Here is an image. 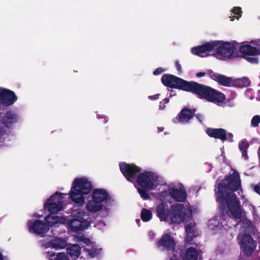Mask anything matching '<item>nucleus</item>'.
Wrapping results in <instances>:
<instances>
[{
    "label": "nucleus",
    "mask_w": 260,
    "mask_h": 260,
    "mask_svg": "<svg viewBox=\"0 0 260 260\" xmlns=\"http://www.w3.org/2000/svg\"><path fill=\"white\" fill-rule=\"evenodd\" d=\"M242 157L244 158L245 160L248 159V155L247 154V150L246 151H244V152L242 153Z\"/></svg>",
    "instance_id": "nucleus-45"
},
{
    "label": "nucleus",
    "mask_w": 260,
    "mask_h": 260,
    "mask_svg": "<svg viewBox=\"0 0 260 260\" xmlns=\"http://www.w3.org/2000/svg\"><path fill=\"white\" fill-rule=\"evenodd\" d=\"M0 260H3V256L1 253H0Z\"/></svg>",
    "instance_id": "nucleus-50"
},
{
    "label": "nucleus",
    "mask_w": 260,
    "mask_h": 260,
    "mask_svg": "<svg viewBox=\"0 0 260 260\" xmlns=\"http://www.w3.org/2000/svg\"><path fill=\"white\" fill-rule=\"evenodd\" d=\"M244 228H251V227L250 226V224H248L247 226H245Z\"/></svg>",
    "instance_id": "nucleus-52"
},
{
    "label": "nucleus",
    "mask_w": 260,
    "mask_h": 260,
    "mask_svg": "<svg viewBox=\"0 0 260 260\" xmlns=\"http://www.w3.org/2000/svg\"><path fill=\"white\" fill-rule=\"evenodd\" d=\"M186 240L187 242H189L193 237L198 235V232L196 229H186Z\"/></svg>",
    "instance_id": "nucleus-28"
},
{
    "label": "nucleus",
    "mask_w": 260,
    "mask_h": 260,
    "mask_svg": "<svg viewBox=\"0 0 260 260\" xmlns=\"http://www.w3.org/2000/svg\"><path fill=\"white\" fill-rule=\"evenodd\" d=\"M74 232H76L74 235L75 238L80 242L85 244V250L91 257H94L100 255L102 251V248L98 245L95 243L90 240L88 238L85 237L82 234L83 229H73Z\"/></svg>",
    "instance_id": "nucleus-7"
},
{
    "label": "nucleus",
    "mask_w": 260,
    "mask_h": 260,
    "mask_svg": "<svg viewBox=\"0 0 260 260\" xmlns=\"http://www.w3.org/2000/svg\"><path fill=\"white\" fill-rule=\"evenodd\" d=\"M175 246L173 237L169 234H166L162 237L158 243V246L161 247L167 250H173Z\"/></svg>",
    "instance_id": "nucleus-15"
},
{
    "label": "nucleus",
    "mask_w": 260,
    "mask_h": 260,
    "mask_svg": "<svg viewBox=\"0 0 260 260\" xmlns=\"http://www.w3.org/2000/svg\"><path fill=\"white\" fill-rule=\"evenodd\" d=\"M215 49V53L213 55L219 59L225 60L233 56L235 47L230 42L223 43L222 41H214L193 47L191 51L194 55L203 57V53H209Z\"/></svg>",
    "instance_id": "nucleus-3"
},
{
    "label": "nucleus",
    "mask_w": 260,
    "mask_h": 260,
    "mask_svg": "<svg viewBox=\"0 0 260 260\" xmlns=\"http://www.w3.org/2000/svg\"><path fill=\"white\" fill-rule=\"evenodd\" d=\"M80 247L77 244L71 245L67 249V253L73 258H77L80 253Z\"/></svg>",
    "instance_id": "nucleus-22"
},
{
    "label": "nucleus",
    "mask_w": 260,
    "mask_h": 260,
    "mask_svg": "<svg viewBox=\"0 0 260 260\" xmlns=\"http://www.w3.org/2000/svg\"><path fill=\"white\" fill-rule=\"evenodd\" d=\"M48 256L50 260H69L67 255L63 253H51Z\"/></svg>",
    "instance_id": "nucleus-26"
},
{
    "label": "nucleus",
    "mask_w": 260,
    "mask_h": 260,
    "mask_svg": "<svg viewBox=\"0 0 260 260\" xmlns=\"http://www.w3.org/2000/svg\"><path fill=\"white\" fill-rule=\"evenodd\" d=\"M250 43L257 46V47H260V39L255 40H252L250 42Z\"/></svg>",
    "instance_id": "nucleus-37"
},
{
    "label": "nucleus",
    "mask_w": 260,
    "mask_h": 260,
    "mask_svg": "<svg viewBox=\"0 0 260 260\" xmlns=\"http://www.w3.org/2000/svg\"><path fill=\"white\" fill-rule=\"evenodd\" d=\"M253 56L254 57L243 56V57L251 63L257 64L259 62V58L257 57Z\"/></svg>",
    "instance_id": "nucleus-31"
},
{
    "label": "nucleus",
    "mask_w": 260,
    "mask_h": 260,
    "mask_svg": "<svg viewBox=\"0 0 260 260\" xmlns=\"http://www.w3.org/2000/svg\"><path fill=\"white\" fill-rule=\"evenodd\" d=\"M109 196L108 192L104 189H94L92 194V200L88 201L86 208L91 212H97L102 210V203L106 201Z\"/></svg>",
    "instance_id": "nucleus-6"
},
{
    "label": "nucleus",
    "mask_w": 260,
    "mask_h": 260,
    "mask_svg": "<svg viewBox=\"0 0 260 260\" xmlns=\"http://www.w3.org/2000/svg\"><path fill=\"white\" fill-rule=\"evenodd\" d=\"M161 81L166 87L191 92L199 98L204 99L209 102L221 103L225 97L224 94L210 86L193 81H188L171 74H164Z\"/></svg>",
    "instance_id": "nucleus-2"
},
{
    "label": "nucleus",
    "mask_w": 260,
    "mask_h": 260,
    "mask_svg": "<svg viewBox=\"0 0 260 260\" xmlns=\"http://www.w3.org/2000/svg\"><path fill=\"white\" fill-rule=\"evenodd\" d=\"M250 84V80L247 77H243L233 80V86L243 88L247 87Z\"/></svg>",
    "instance_id": "nucleus-21"
},
{
    "label": "nucleus",
    "mask_w": 260,
    "mask_h": 260,
    "mask_svg": "<svg viewBox=\"0 0 260 260\" xmlns=\"http://www.w3.org/2000/svg\"><path fill=\"white\" fill-rule=\"evenodd\" d=\"M152 173L146 171L138 175L136 181L142 187L145 189H151L154 186Z\"/></svg>",
    "instance_id": "nucleus-12"
},
{
    "label": "nucleus",
    "mask_w": 260,
    "mask_h": 260,
    "mask_svg": "<svg viewBox=\"0 0 260 260\" xmlns=\"http://www.w3.org/2000/svg\"><path fill=\"white\" fill-rule=\"evenodd\" d=\"M93 188L92 183L88 179L76 178L72 183V186L68 194L69 198L76 207H81L85 203L84 195L89 193Z\"/></svg>",
    "instance_id": "nucleus-4"
},
{
    "label": "nucleus",
    "mask_w": 260,
    "mask_h": 260,
    "mask_svg": "<svg viewBox=\"0 0 260 260\" xmlns=\"http://www.w3.org/2000/svg\"><path fill=\"white\" fill-rule=\"evenodd\" d=\"M254 190L257 194L260 195V185L256 184L254 186Z\"/></svg>",
    "instance_id": "nucleus-39"
},
{
    "label": "nucleus",
    "mask_w": 260,
    "mask_h": 260,
    "mask_svg": "<svg viewBox=\"0 0 260 260\" xmlns=\"http://www.w3.org/2000/svg\"><path fill=\"white\" fill-rule=\"evenodd\" d=\"M65 218L55 214H49L45 217V221L32 219L29 220L27 226L29 228H49L58 223H65Z\"/></svg>",
    "instance_id": "nucleus-8"
},
{
    "label": "nucleus",
    "mask_w": 260,
    "mask_h": 260,
    "mask_svg": "<svg viewBox=\"0 0 260 260\" xmlns=\"http://www.w3.org/2000/svg\"><path fill=\"white\" fill-rule=\"evenodd\" d=\"M165 70L162 68H158L156 69L153 72V74L155 76H158L165 72Z\"/></svg>",
    "instance_id": "nucleus-36"
},
{
    "label": "nucleus",
    "mask_w": 260,
    "mask_h": 260,
    "mask_svg": "<svg viewBox=\"0 0 260 260\" xmlns=\"http://www.w3.org/2000/svg\"><path fill=\"white\" fill-rule=\"evenodd\" d=\"M67 193L56 192L51 196L44 204L45 210H47L51 214H56L62 209L63 199Z\"/></svg>",
    "instance_id": "nucleus-9"
},
{
    "label": "nucleus",
    "mask_w": 260,
    "mask_h": 260,
    "mask_svg": "<svg viewBox=\"0 0 260 260\" xmlns=\"http://www.w3.org/2000/svg\"><path fill=\"white\" fill-rule=\"evenodd\" d=\"M206 75L205 72H198L196 74V77L198 78H201L204 77Z\"/></svg>",
    "instance_id": "nucleus-44"
},
{
    "label": "nucleus",
    "mask_w": 260,
    "mask_h": 260,
    "mask_svg": "<svg viewBox=\"0 0 260 260\" xmlns=\"http://www.w3.org/2000/svg\"><path fill=\"white\" fill-rule=\"evenodd\" d=\"M146 189L144 188H138V192L139 193L141 198H142L144 200H148L149 198V195L147 193Z\"/></svg>",
    "instance_id": "nucleus-30"
},
{
    "label": "nucleus",
    "mask_w": 260,
    "mask_h": 260,
    "mask_svg": "<svg viewBox=\"0 0 260 260\" xmlns=\"http://www.w3.org/2000/svg\"><path fill=\"white\" fill-rule=\"evenodd\" d=\"M119 168L124 177L132 183L136 181L137 174L142 171V169L135 164H128L125 162H121Z\"/></svg>",
    "instance_id": "nucleus-11"
},
{
    "label": "nucleus",
    "mask_w": 260,
    "mask_h": 260,
    "mask_svg": "<svg viewBox=\"0 0 260 260\" xmlns=\"http://www.w3.org/2000/svg\"><path fill=\"white\" fill-rule=\"evenodd\" d=\"M169 102V99L165 98L162 101L159 103V109L160 110H163L165 109L166 106L165 105L166 104H167Z\"/></svg>",
    "instance_id": "nucleus-33"
},
{
    "label": "nucleus",
    "mask_w": 260,
    "mask_h": 260,
    "mask_svg": "<svg viewBox=\"0 0 260 260\" xmlns=\"http://www.w3.org/2000/svg\"><path fill=\"white\" fill-rule=\"evenodd\" d=\"M249 146V145L246 140H242L240 141L238 144L239 149L241 153H243L244 151L247 150Z\"/></svg>",
    "instance_id": "nucleus-29"
},
{
    "label": "nucleus",
    "mask_w": 260,
    "mask_h": 260,
    "mask_svg": "<svg viewBox=\"0 0 260 260\" xmlns=\"http://www.w3.org/2000/svg\"><path fill=\"white\" fill-rule=\"evenodd\" d=\"M260 122V116L256 115L253 117L251 121V125L253 127H257Z\"/></svg>",
    "instance_id": "nucleus-32"
},
{
    "label": "nucleus",
    "mask_w": 260,
    "mask_h": 260,
    "mask_svg": "<svg viewBox=\"0 0 260 260\" xmlns=\"http://www.w3.org/2000/svg\"><path fill=\"white\" fill-rule=\"evenodd\" d=\"M170 219L174 223H184V228L196 226V223L192 218L191 209L185 208L183 204L175 203L171 205Z\"/></svg>",
    "instance_id": "nucleus-5"
},
{
    "label": "nucleus",
    "mask_w": 260,
    "mask_h": 260,
    "mask_svg": "<svg viewBox=\"0 0 260 260\" xmlns=\"http://www.w3.org/2000/svg\"><path fill=\"white\" fill-rule=\"evenodd\" d=\"M241 187V179L239 173L235 171L233 174L226 175L221 182H219L215 189L216 201L219 203V211L223 213L225 204L234 217L241 219L242 212L240 202L235 193Z\"/></svg>",
    "instance_id": "nucleus-1"
},
{
    "label": "nucleus",
    "mask_w": 260,
    "mask_h": 260,
    "mask_svg": "<svg viewBox=\"0 0 260 260\" xmlns=\"http://www.w3.org/2000/svg\"><path fill=\"white\" fill-rule=\"evenodd\" d=\"M136 221L138 223H139L140 222V219H137Z\"/></svg>",
    "instance_id": "nucleus-51"
},
{
    "label": "nucleus",
    "mask_w": 260,
    "mask_h": 260,
    "mask_svg": "<svg viewBox=\"0 0 260 260\" xmlns=\"http://www.w3.org/2000/svg\"><path fill=\"white\" fill-rule=\"evenodd\" d=\"M67 245L66 241L60 238H55L51 241L50 245L55 249L64 248Z\"/></svg>",
    "instance_id": "nucleus-24"
},
{
    "label": "nucleus",
    "mask_w": 260,
    "mask_h": 260,
    "mask_svg": "<svg viewBox=\"0 0 260 260\" xmlns=\"http://www.w3.org/2000/svg\"><path fill=\"white\" fill-rule=\"evenodd\" d=\"M233 135L232 133H229L228 134H226V140H228L230 142H233Z\"/></svg>",
    "instance_id": "nucleus-40"
},
{
    "label": "nucleus",
    "mask_w": 260,
    "mask_h": 260,
    "mask_svg": "<svg viewBox=\"0 0 260 260\" xmlns=\"http://www.w3.org/2000/svg\"><path fill=\"white\" fill-rule=\"evenodd\" d=\"M206 132L211 138L219 139L223 142L226 140V131L223 128H208Z\"/></svg>",
    "instance_id": "nucleus-14"
},
{
    "label": "nucleus",
    "mask_w": 260,
    "mask_h": 260,
    "mask_svg": "<svg viewBox=\"0 0 260 260\" xmlns=\"http://www.w3.org/2000/svg\"><path fill=\"white\" fill-rule=\"evenodd\" d=\"M151 212L147 209H143L141 213V217L143 221H148L152 218Z\"/></svg>",
    "instance_id": "nucleus-27"
},
{
    "label": "nucleus",
    "mask_w": 260,
    "mask_h": 260,
    "mask_svg": "<svg viewBox=\"0 0 260 260\" xmlns=\"http://www.w3.org/2000/svg\"><path fill=\"white\" fill-rule=\"evenodd\" d=\"M159 94H155L153 95H150L148 96V98L151 100H155L159 98Z\"/></svg>",
    "instance_id": "nucleus-41"
},
{
    "label": "nucleus",
    "mask_w": 260,
    "mask_h": 260,
    "mask_svg": "<svg viewBox=\"0 0 260 260\" xmlns=\"http://www.w3.org/2000/svg\"><path fill=\"white\" fill-rule=\"evenodd\" d=\"M32 217H37L38 218H41V217H43V215L42 214H39L37 213H35L33 214L32 215Z\"/></svg>",
    "instance_id": "nucleus-47"
},
{
    "label": "nucleus",
    "mask_w": 260,
    "mask_h": 260,
    "mask_svg": "<svg viewBox=\"0 0 260 260\" xmlns=\"http://www.w3.org/2000/svg\"><path fill=\"white\" fill-rule=\"evenodd\" d=\"M17 120V114L11 111H7L2 118L3 123L7 127H10Z\"/></svg>",
    "instance_id": "nucleus-19"
},
{
    "label": "nucleus",
    "mask_w": 260,
    "mask_h": 260,
    "mask_svg": "<svg viewBox=\"0 0 260 260\" xmlns=\"http://www.w3.org/2000/svg\"><path fill=\"white\" fill-rule=\"evenodd\" d=\"M197 117V118L199 120L200 122L202 121V119L203 118V116L201 114H197V115L195 114V115Z\"/></svg>",
    "instance_id": "nucleus-43"
},
{
    "label": "nucleus",
    "mask_w": 260,
    "mask_h": 260,
    "mask_svg": "<svg viewBox=\"0 0 260 260\" xmlns=\"http://www.w3.org/2000/svg\"><path fill=\"white\" fill-rule=\"evenodd\" d=\"M156 215L160 221H166L169 214L168 206L164 203H160L156 207Z\"/></svg>",
    "instance_id": "nucleus-17"
},
{
    "label": "nucleus",
    "mask_w": 260,
    "mask_h": 260,
    "mask_svg": "<svg viewBox=\"0 0 260 260\" xmlns=\"http://www.w3.org/2000/svg\"><path fill=\"white\" fill-rule=\"evenodd\" d=\"M232 12L235 15H237V16H241L242 13L241 9L240 7H234L232 10ZM234 17H236L238 19L239 18L238 16H234Z\"/></svg>",
    "instance_id": "nucleus-35"
},
{
    "label": "nucleus",
    "mask_w": 260,
    "mask_h": 260,
    "mask_svg": "<svg viewBox=\"0 0 260 260\" xmlns=\"http://www.w3.org/2000/svg\"><path fill=\"white\" fill-rule=\"evenodd\" d=\"M68 228H88V225H86L85 226H83L81 223L80 224V225L79 226L77 225V226H73L72 225H70V224H68Z\"/></svg>",
    "instance_id": "nucleus-42"
},
{
    "label": "nucleus",
    "mask_w": 260,
    "mask_h": 260,
    "mask_svg": "<svg viewBox=\"0 0 260 260\" xmlns=\"http://www.w3.org/2000/svg\"><path fill=\"white\" fill-rule=\"evenodd\" d=\"M257 154H258V158L260 160V147H259V148L257 150Z\"/></svg>",
    "instance_id": "nucleus-49"
},
{
    "label": "nucleus",
    "mask_w": 260,
    "mask_h": 260,
    "mask_svg": "<svg viewBox=\"0 0 260 260\" xmlns=\"http://www.w3.org/2000/svg\"><path fill=\"white\" fill-rule=\"evenodd\" d=\"M164 127H158V131H159V132H162V131H164Z\"/></svg>",
    "instance_id": "nucleus-48"
},
{
    "label": "nucleus",
    "mask_w": 260,
    "mask_h": 260,
    "mask_svg": "<svg viewBox=\"0 0 260 260\" xmlns=\"http://www.w3.org/2000/svg\"><path fill=\"white\" fill-rule=\"evenodd\" d=\"M207 74L209 76L214 80L216 81V78H217L218 74L214 73L212 70H208L207 71Z\"/></svg>",
    "instance_id": "nucleus-34"
},
{
    "label": "nucleus",
    "mask_w": 260,
    "mask_h": 260,
    "mask_svg": "<svg viewBox=\"0 0 260 260\" xmlns=\"http://www.w3.org/2000/svg\"><path fill=\"white\" fill-rule=\"evenodd\" d=\"M196 109L183 108L179 113L177 116L172 120L174 123H187L195 115Z\"/></svg>",
    "instance_id": "nucleus-13"
},
{
    "label": "nucleus",
    "mask_w": 260,
    "mask_h": 260,
    "mask_svg": "<svg viewBox=\"0 0 260 260\" xmlns=\"http://www.w3.org/2000/svg\"><path fill=\"white\" fill-rule=\"evenodd\" d=\"M239 51L243 56H256L260 55V48L249 44L242 45L239 48Z\"/></svg>",
    "instance_id": "nucleus-16"
},
{
    "label": "nucleus",
    "mask_w": 260,
    "mask_h": 260,
    "mask_svg": "<svg viewBox=\"0 0 260 260\" xmlns=\"http://www.w3.org/2000/svg\"><path fill=\"white\" fill-rule=\"evenodd\" d=\"M238 239L243 253L247 256L251 255L256 248V242L245 230L240 232Z\"/></svg>",
    "instance_id": "nucleus-10"
},
{
    "label": "nucleus",
    "mask_w": 260,
    "mask_h": 260,
    "mask_svg": "<svg viewBox=\"0 0 260 260\" xmlns=\"http://www.w3.org/2000/svg\"><path fill=\"white\" fill-rule=\"evenodd\" d=\"M227 104L230 107H233L235 105V104L232 100H229L227 101Z\"/></svg>",
    "instance_id": "nucleus-46"
},
{
    "label": "nucleus",
    "mask_w": 260,
    "mask_h": 260,
    "mask_svg": "<svg viewBox=\"0 0 260 260\" xmlns=\"http://www.w3.org/2000/svg\"><path fill=\"white\" fill-rule=\"evenodd\" d=\"M170 194L175 201L179 202H184L186 198V192L184 190L172 188L170 190Z\"/></svg>",
    "instance_id": "nucleus-18"
},
{
    "label": "nucleus",
    "mask_w": 260,
    "mask_h": 260,
    "mask_svg": "<svg viewBox=\"0 0 260 260\" xmlns=\"http://www.w3.org/2000/svg\"><path fill=\"white\" fill-rule=\"evenodd\" d=\"M216 81L222 86L226 87L233 86V79L224 75L219 74Z\"/></svg>",
    "instance_id": "nucleus-20"
},
{
    "label": "nucleus",
    "mask_w": 260,
    "mask_h": 260,
    "mask_svg": "<svg viewBox=\"0 0 260 260\" xmlns=\"http://www.w3.org/2000/svg\"><path fill=\"white\" fill-rule=\"evenodd\" d=\"M197 257L198 253L196 249L192 247H190L187 249L183 258L184 260H196Z\"/></svg>",
    "instance_id": "nucleus-23"
},
{
    "label": "nucleus",
    "mask_w": 260,
    "mask_h": 260,
    "mask_svg": "<svg viewBox=\"0 0 260 260\" xmlns=\"http://www.w3.org/2000/svg\"><path fill=\"white\" fill-rule=\"evenodd\" d=\"M175 66H176V69L178 71V72H179V73H182L181 66L178 60H176L175 61Z\"/></svg>",
    "instance_id": "nucleus-38"
},
{
    "label": "nucleus",
    "mask_w": 260,
    "mask_h": 260,
    "mask_svg": "<svg viewBox=\"0 0 260 260\" xmlns=\"http://www.w3.org/2000/svg\"><path fill=\"white\" fill-rule=\"evenodd\" d=\"M49 231V229H29L30 233L40 237H44Z\"/></svg>",
    "instance_id": "nucleus-25"
}]
</instances>
